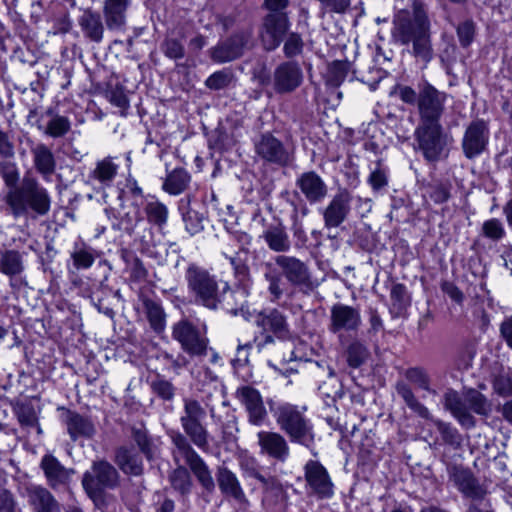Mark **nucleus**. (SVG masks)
Segmentation results:
<instances>
[{"label": "nucleus", "instance_id": "53", "mask_svg": "<svg viewBox=\"0 0 512 512\" xmlns=\"http://www.w3.org/2000/svg\"><path fill=\"white\" fill-rule=\"evenodd\" d=\"M435 425L446 444L454 448L460 447L462 443V436L456 428H454L451 424L440 420L435 421Z\"/></svg>", "mask_w": 512, "mask_h": 512}, {"label": "nucleus", "instance_id": "48", "mask_svg": "<svg viewBox=\"0 0 512 512\" xmlns=\"http://www.w3.org/2000/svg\"><path fill=\"white\" fill-rule=\"evenodd\" d=\"M0 176L5 186L8 188V191L18 188L20 171L15 162L9 160L0 161Z\"/></svg>", "mask_w": 512, "mask_h": 512}, {"label": "nucleus", "instance_id": "52", "mask_svg": "<svg viewBox=\"0 0 512 512\" xmlns=\"http://www.w3.org/2000/svg\"><path fill=\"white\" fill-rule=\"evenodd\" d=\"M234 75L230 69H223L211 74L205 81V86L211 90L227 88L233 81Z\"/></svg>", "mask_w": 512, "mask_h": 512}, {"label": "nucleus", "instance_id": "55", "mask_svg": "<svg viewBox=\"0 0 512 512\" xmlns=\"http://www.w3.org/2000/svg\"><path fill=\"white\" fill-rule=\"evenodd\" d=\"M405 377L418 388L434 394L436 393L435 390L431 389L430 377L424 369L419 367L409 368L405 372Z\"/></svg>", "mask_w": 512, "mask_h": 512}, {"label": "nucleus", "instance_id": "1", "mask_svg": "<svg viewBox=\"0 0 512 512\" xmlns=\"http://www.w3.org/2000/svg\"><path fill=\"white\" fill-rule=\"evenodd\" d=\"M391 36L395 43L412 45L411 53L424 64L433 59L431 24L424 5L415 1L412 10H401L393 18Z\"/></svg>", "mask_w": 512, "mask_h": 512}, {"label": "nucleus", "instance_id": "30", "mask_svg": "<svg viewBox=\"0 0 512 512\" xmlns=\"http://www.w3.org/2000/svg\"><path fill=\"white\" fill-rule=\"evenodd\" d=\"M131 2L132 0H104L102 12L109 30L120 31L125 28Z\"/></svg>", "mask_w": 512, "mask_h": 512}, {"label": "nucleus", "instance_id": "32", "mask_svg": "<svg viewBox=\"0 0 512 512\" xmlns=\"http://www.w3.org/2000/svg\"><path fill=\"white\" fill-rule=\"evenodd\" d=\"M63 421L67 426V431L72 440H77L79 437H92L95 433L93 423L87 418L77 412L65 410Z\"/></svg>", "mask_w": 512, "mask_h": 512}, {"label": "nucleus", "instance_id": "9", "mask_svg": "<svg viewBox=\"0 0 512 512\" xmlns=\"http://www.w3.org/2000/svg\"><path fill=\"white\" fill-rule=\"evenodd\" d=\"M253 145L256 156L265 164L287 167L295 160L294 147L284 144L270 132L260 134Z\"/></svg>", "mask_w": 512, "mask_h": 512}, {"label": "nucleus", "instance_id": "27", "mask_svg": "<svg viewBox=\"0 0 512 512\" xmlns=\"http://www.w3.org/2000/svg\"><path fill=\"white\" fill-rule=\"evenodd\" d=\"M23 495L34 512H61L58 501L47 488L41 485H26Z\"/></svg>", "mask_w": 512, "mask_h": 512}, {"label": "nucleus", "instance_id": "3", "mask_svg": "<svg viewBox=\"0 0 512 512\" xmlns=\"http://www.w3.org/2000/svg\"><path fill=\"white\" fill-rule=\"evenodd\" d=\"M184 278L188 292L197 305L213 311L231 310L225 305L227 295L232 293L229 284L218 279L208 269L191 262L186 267Z\"/></svg>", "mask_w": 512, "mask_h": 512}, {"label": "nucleus", "instance_id": "22", "mask_svg": "<svg viewBox=\"0 0 512 512\" xmlns=\"http://www.w3.org/2000/svg\"><path fill=\"white\" fill-rule=\"evenodd\" d=\"M216 481L225 497L232 498L241 507H249L250 502L241 486L237 475L225 465L216 468Z\"/></svg>", "mask_w": 512, "mask_h": 512}, {"label": "nucleus", "instance_id": "42", "mask_svg": "<svg viewBox=\"0 0 512 512\" xmlns=\"http://www.w3.org/2000/svg\"><path fill=\"white\" fill-rule=\"evenodd\" d=\"M240 467L244 475L258 480L262 484L264 491L280 489V484L277 479L273 476H264L257 467L254 459L241 462Z\"/></svg>", "mask_w": 512, "mask_h": 512}, {"label": "nucleus", "instance_id": "59", "mask_svg": "<svg viewBox=\"0 0 512 512\" xmlns=\"http://www.w3.org/2000/svg\"><path fill=\"white\" fill-rule=\"evenodd\" d=\"M482 232L485 237L494 241L502 239L505 235L503 224L500 222V220L495 218L487 220L483 223Z\"/></svg>", "mask_w": 512, "mask_h": 512}, {"label": "nucleus", "instance_id": "23", "mask_svg": "<svg viewBox=\"0 0 512 512\" xmlns=\"http://www.w3.org/2000/svg\"><path fill=\"white\" fill-rule=\"evenodd\" d=\"M237 399L244 405L249 422L259 426L267 418V411L258 390L250 386H242L236 391Z\"/></svg>", "mask_w": 512, "mask_h": 512}, {"label": "nucleus", "instance_id": "16", "mask_svg": "<svg viewBox=\"0 0 512 512\" xmlns=\"http://www.w3.org/2000/svg\"><path fill=\"white\" fill-rule=\"evenodd\" d=\"M490 137L489 124L483 119H476L467 126L462 138V150L466 158L474 159L487 148Z\"/></svg>", "mask_w": 512, "mask_h": 512}, {"label": "nucleus", "instance_id": "4", "mask_svg": "<svg viewBox=\"0 0 512 512\" xmlns=\"http://www.w3.org/2000/svg\"><path fill=\"white\" fill-rule=\"evenodd\" d=\"M4 202L13 218L45 216L51 209L48 190L33 176L25 174L18 188L7 191Z\"/></svg>", "mask_w": 512, "mask_h": 512}, {"label": "nucleus", "instance_id": "57", "mask_svg": "<svg viewBox=\"0 0 512 512\" xmlns=\"http://www.w3.org/2000/svg\"><path fill=\"white\" fill-rule=\"evenodd\" d=\"M493 389L499 396L512 395V373L502 372L494 377Z\"/></svg>", "mask_w": 512, "mask_h": 512}, {"label": "nucleus", "instance_id": "46", "mask_svg": "<svg viewBox=\"0 0 512 512\" xmlns=\"http://www.w3.org/2000/svg\"><path fill=\"white\" fill-rule=\"evenodd\" d=\"M347 363L352 368L360 367L369 357L368 348L359 340H353L346 349Z\"/></svg>", "mask_w": 512, "mask_h": 512}, {"label": "nucleus", "instance_id": "6", "mask_svg": "<svg viewBox=\"0 0 512 512\" xmlns=\"http://www.w3.org/2000/svg\"><path fill=\"white\" fill-rule=\"evenodd\" d=\"M120 484L118 470L107 460L99 459L92 462L89 470L82 477V486L96 507L106 505L105 490H113Z\"/></svg>", "mask_w": 512, "mask_h": 512}, {"label": "nucleus", "instance_id": "34", "mask_svg": "<svg viewBox=\"0 0 512 512\" xmlns=\"http://www.w3.org/2000/svg\"><path fill=\"white\" fill-rule=\"evenodd\" d=\"M114 461L125 474L139 476L143 472L142 458L133 447L116 449Z\"/></svg>", "mask_w": 512, "mask_h": 512}, {"label": "nucleus", "instance_id": "19", "mask_svg": "<svg viewBox=\"0 0 512 512\" xmlns=\"http://www.w3.org/2000/svg\"><path fill=\"white\" fill-rule=\"evenodd\" d=\"M361 324L362 318L359 309L342 303L331 307L328 326L331 333L341 336L343 332H356Z\"/></svg>", "mask_w": 512, "mask_h": 512}, {"label": "nucleus", "instance_id": "17", "mask_svg": "<svg viewBox=\"0 0 512 512\" xmlns=\"http://www.w3.org/2000/svg\"><path fill=\"white\" fill-rule=\"evenodd\" d=\"M304 79L301 66L296 61L280 63L273 72V88L278 94H289L298 89Z\"/></svg>", "mask_w": 512, "mask_h": 512}, {"label": "nucleus", "instance_id": "39", "mask_svg": "<svg viewBox=\"0 0 512 512\" xmlns=\"http://www.w3.org/2000/svg\"><path fill=\"white\" fill-rule=\"evenodd\" d=\"M180 210L182 211L185 229L190 235L201 232L204 228V215L194 208L190 207L189 198L182 199L180 202Z\"/></svg>", "mask_w": 512, "mask_h": 512}, {"label": "nucleus", "instance_id": "54", "mask_svg": "<svg viewBox=\"0 0 512 512\" xmlns=\"http://www.w3.org/2000/svg\"><path fill=\"white\" fill-rule=\"evenodd\" d=\"M71 259L73 261L74 268L76 270H80L90 268L95 261V256L91 248L80 247L74 249L71 253Z\"/></svg>", "mask_w": 512, "mask_h": 512}, {"label": "nucleus", "instance_id": "10", "mask_svg": "<svg viewBox=\"0 0 512 512\" xmlns=\"http://www.w3.org/2000/svg\"><path fill=\"white\" fill-rule=\"evenodd\" d=\"M305 491L317 501L330 500L335 495V484L328 470L317 460H308L304 467Z\"/></svg>", "mask_w": 512, "mask_h": 512}, {"label": "nucleus", "instance_id": "64", "mask_svg": "<svg viewBox=\"0 0 512 512\" xmlns=\"http://www.w3.org/2000/svg\"><path fill=\"white\" fill-rule=\"evenodd\" d=\"M0 156L4 159H12L15 156L14 143L9 135L0 130Z\"/></svg>", "mask_w": 512, "mask_h": 512}, {"label": "nucleus", "instance_id": "31", "mask_svg": "<svg viewBox=\"0 0 512 512\" xmlns=\"http://www.w3.org/2000/svg\"><path fill=\"white\" fill-rule=\"evenodd\" d=\"M268 248L278 254H284L291 248V240L281 221L268 224L261 236Z\"/></svg>", "mask_w": 512, "mask_h": 512}, {"label": "nucleus", "instance_id": "37", "mask_svg": "<svg viewBox=\"0 0 512 512\" xmlns=\"http://www.w3.org/2000/svg\"><path fill=\"white\" fill-rule=\"evenodd\" d=\"M142 304L150 327L156 333L163 332L166 326V314L161 304L147 297L142 298Z\"/></svg>", "mask_w": 512, "mask_h": 512}, {"label": "nucleus", "instance_id": "21", "mask_svg": "<svg viewBox=\"0 0 512 512\" xmlns=\"http://www.w3.org/2000/svg\"><path fill=\"white\" fill-rule=\"evenodd\" d=\"M289 19L286 13H269L263 21L261 42L265 50H275L289 29Z\"/></svg>", "mask_w": 512, "mask_h": 512}, {"label": "nucleus", "instance_id": "44", "mask_svg": "<svg viewBox=\"0 0 512 512\" xmlns=\"http://www.w3.org/2000/svg\"><path fill=\"white\" fill-rule=\"evenodd\" d=\"M391 309L397 315L403 314L411 304L410 294L404 284H393L390 291Z\"/></svg>", "mask_w": 512, "mask_h": 512}, {"label": "nucleus", "instance_id": "49", "mask_svg": "<svg viewBox=\"0 0 512 512\" xmlns=\"http://www.w3.org/2000/svg\"><path fill=\"white\" fill-rule=\"evenodd\" d=\"M350 69V63L347 61L333 62L327 71L326 83L331 87H338L344 81Z\"/></svg>", "mask_w": 512, "mask_h": 512}, {"label": "nucleus", "instance_id": "12", "mask_svg": "<svg viewBox=\"0 0 512 512\" xmlns=\"http://www.w3.org/2000/svg\"><path fill=\"white\" fill-rule=\"evenodd\" d=\"M256 325L262 329L263 339L256 338L254 340L258 351L260 352L267 344H272L274 338L271 334L279 339L289 337L290 330L286 316L276 308L260 312L255 319Z\"/></svg>", "mask_w": 512, "mask_h": 512}, {"label": "nucleus", "instance_id": "50", "mask_svg": "<svg viewBox=\"0 0 512 512\" xmlns=\"http://www.w3.org/2000/svg\"><path fill=\"white\" fill-rule=\"evenodd\" d=\"M70 127L71 123L67 117L54 115L43 132L50 137L59 138L64 136L70 130Z\"/></svg>", "mask_w": 512, "mask_h": 512}, {"label": "nucleus", "instance_id": "56", "mask_svg": "<svg viewBox=\"0 0 512 512\" xmlns=\"http://www.w3.org/2000/svg\"><path fill=\"white\" fill-rule=\"evenodd\" d=\"M15 413L22 426L36 427L38 434H41L42 430L38 424V418L32 406L20 405L15 409Z\"/></svg>", "mask_w": 512, "mask_h": 512}, {"label": "nucleus", "instance_id": "8", "mask_svg": "<svg viewBox=\"0 0 512 512\" xmlns=\"http://www.w3.org/2000/svg\"><path fill=\"white\" fill-rule=\"evenodd\" d=\"M207 412L202 404L191 397L183 398V412L180 416L184 436L199 449L209 448V432L204 425Z\"/></svg>", "mask_w": 512, "mask_h": 512}, {"label": "nucleus", "instance_id": "58", "mask_svg": "<svg viewBox=\"0 0 512 512\" xmlns=\"http://www.w3.org/2000/svg\"><path fill=\"white\" fill-rule=\"evenodd\" d=\"M132 438L138 445L140 451L150 459L152 457V441L145 429L132 428Z\"/></svg>", "mask_w": 512, "mask_h": 512}, {"label": "nucleus", "instance_id": "15", "mask_svg": "<svg viewBox=\"0 0 512 512\" xmlns=\"http://www.w3.org/2000/svg\"><path fill=\"white\" fill-rule=\"evenodd\" d=\"M445 94L429 83L419 87L418 111L420 123L440 122L444 111Z\"/></svg>", "mask_w": 512, "mask_h": 512}, {"label": "nucleus", "instance_id": "33", "mask_svg": "<svg viewBox=\"0 0 512 512\" xmlns=\"http://www.w3.org/2000/svg\"><path fill=\"white\" fill-rule=\"evenodd\" d=\"M25 270L23 255L15 249H0V273L9 277L10 286L14 287L13 279Z\"/></svg>", "mask_w": 512, "mask_h": 512}, {"label": "nucleus", "instance_id": "45", "mask_svg": "<svg viewBox=\"0 0 512 512\" xmlns=\"http://www.w3.org/2000/svg\"><path fill=\"white\" fill-rule=\"evenodd\" d=\"M149 223L162 228L168 220V209L165 204L158 200L149 201L144 207Z\"/></svg>", "mask_w": 512, "mask_h": 512}, {"label": "nucleus", "instance_id": "28", "mask_svg": "<svg viewBox=\"0 0 512 512\" xmlns=\"http://www.w3.org/2000/svg\"><path fill=\"white\" fill-rule=\"evenodd\" d=\"M40 468L44 472L47 483L52 489L67 485L74 473L72 469L63 466L59 460L51 454H45L42 457Z\"/></svg>", "mask_w": 512, "mask_h": 512}, {"label": "nucleus", "instance_id": "38", "mask_svg": "<svg viewBox=\"0 0 512 512\" xmlns=\"http://www.w3.org/2000/svg\"><path fill=\"white\" fill-rule=\"evenodd\" d=\"M190 181L191 176L184 168H176L167 174L163 190L171 195H178L188 188Z\"/></svg>", "mask_w": 512, "mask_h": 512}, {"label": "nucleus", "instance_id": "61", "mask_svg": "<svg viewBox=\"0 0 512 512\" xmlns=\"http://www.w3.org/2000/svg\"><path fill=\"white\" fill-rule=\"evenodd\" d=\"M475 33V25L472 20H466L457 27V35L459 42L463 47H467L473 40Z\"/></svg>", "mask_w": 512, "mask_h": 512}, {"label": "nucleus", "instance_id": "25", "mask_svg": "<svg viewBox=\"0 0 512 512\" xmlns=\"http://www.w3.org/2000/svg\"><path fill=\"white\" fill-rule=\"evenodd\" d=\"M295 184L310 204L322 202L328 194L326 183L315 171L303 172Z\"/></svg>", "mask_w": 512, "mask_h": 512}, {"label": "nucleus", "instance_id": "20", "mask_svg": "<svg viewBox=\"0 0 512 512\" xmlns=\"http://www.w3.org/2000/svg\"><path fill=\"white\" fill-rule=\"evenodd\" d=\"M252 34L249 31H241L218 43L210 50V57L216 63H226L238 59L248 47Z\"/></svg>", "mask_w": 512, "mask_h": 512}, {"label": "nucleus", "instance_id": "51", "mask_svg": "<svg viewBox=\"0 0 512 512\" xmlns=\"http://www.w3.org/2000/svg\"><path fill=\"white\" fill-rule=\"evenodd\" d=\"M150 387L154 394L165 401H171L175 396L174 385L159 374L151 381Z\"/></svg>", "mask_w": 512, "mask_h": 512}, {"label": "nucleus", "instance_id": "13", "mask_svg": "<svg viewBox=\"0 0 512 512\" xmlns=\"http://www.w3.org/2000/svg\"><path fill=\"white\" fill-rule=\"evenodd\" d=\"M172 336L189 355L199 357L207 354L208 338L190 321L183 319L174 324Z\"/></svg>", "mask_w": 512, "mask_h": 512}, {"label": "nucleus", "instance_id": "41", "mask_svg": "<svg viewBox=\"0 0 512 512\" xmlns=\"http://www.w3.org/2000/svg\"><path fill=\"white\" fill-rule=\"evenodd\" d=\"M395 389L398 395L403 399L405 404L418 416L424 419L430 418V412L422 403L418 401L416 396L414 395L412 389L408 384L403 381H399L396 383Z\"/></svg>", "mask_w": 512, "mask_h": 512}, {"label": "nucleus", "instance_id": "18", "mask_svg": "<svg viewBox=\"0 0 512 512\" xmlns=\"http://www.w3.org/2000/svg\"><path fill=\"white\" fill-rule=\"evenodd\" d=\"M352 200L353 195L347 189L337 191L322 210L325 228H337L347 220L351 212Z\"/></svg>", "mask_w": 512, "mask_h": 512}, {"label": "nucleus", "instance_id": "14", "mask_svg": "<svg viewBox=\"0 0 512 512\" xmlns=\"http://www.w3.org/2000/svg\"><path fill=\"white\" fill-rule=\"evenodd\" d=\"M449 480L466 498L481 502L488 494L487 487L481 484L473 472L462 465L453 464L447 468Z\"/></svg>", "mask_w": 512, "mask_h": 512}, {"label": "nucleus", "instance_id": "5", "mask_svg": "<svg viewBox=\"0 0 512 512\" xmlns=\"http://www.w3.org/2000/svg\"><path fill=\"white\" fill-rule=\"evenodd\" d=\"M306 407H299L290 403H283L273 410L276 423L292 443H296L313 451L315 445V431L310 418L306 415Z\"/></svg>", "mask_w": 512, "mask_h": 512}, {"label": "nucleus", "instance_id": "35", "mask_svg": "<svg viewBox=\"0 0 512 512\" xmlns=\"http://www.w3.org/2000/svg\"><path fill=\"white\" fill-rule=\"evenodd\" d=\"M79 26L86 38L99 43L104 36V24L101 16L90 9L85 10L78 19Z\"/></svg>", "mask_w": 512, "mask_h": 512}, {"label": "nucleus", "instance_id": "26", "mask_svg": "<svg viewBox=\"0 0 512 512\" xmlns=\"http://www.w3.org/2000/svg\"><path fill=\"white\" fill-rule=\"evenodd\" d=\"M443 404L462 427L466 429L475 427L476 419L469 412L464 393L460 395L456 390H446L443 395Z\"/></svg>", "mask_w": 512, "mask_h": 512}, {"label": "nucleus", "instance_id": "60", "mask_svg": "<svg viewBox=\"0 0 512 512\" xmlns=\"http://www.w3.org/2000/svg\"><path fill=\"white\" fill-rule=\"evenodd\" d=\"M303 40L297 33H290L287 40L284 43V54L287 58H292L299 55L303 50Z\"/></svg>", "mask_w": 512, "mask_h": 512}, {"label": "nucleus", "instance_id": "7", "mask_svg": "<svg viewBox=\"0 0 512 512\" xmlns=\"http://www.w3.org/2000/svg\"><path fill=\"white\" fill-rule=\"evenodd\" d=\"M171 441L175 446L173 451L174 460L178 462L179 458H182L202 489L207 494L214 493L216 483L212 475V470L204 459L195 451L189 440L182 433L174 432L171 435Z\"/></svg>", "mask_w": 512, "mask_h": 512}, {"label": "nucleus", "instance_id": "11", "mask_svg": "<svg viewBox=\"0 0 512 512\" xmlns=\"http://www.w3.org/2000/svg\"><path fill=\"white\" fill-rule=\"evenodd\" d=\"M414 134L424 158L431 162L439 160L447 145L440 122L419 123Z\"/></svg>", "mask_w": 512, "mask_h": 512}, {"label": "nucleus", "instance_id": "2", "mask_svg": "<svg viewBox=\"0 0 512 512\" xmlns=\"http://www.w3.org/2000/svg\"><path fill=\"white\" fill-rule=\"evenodd\" d=\"M264 268V279L268 283L271 302H277L283 297L284 279L305 294L318 287L309 265L295 256L278 254L273 258V262H266Z\"/></svg>", "mask_w": 512, "mask_h": 512}, {"label": "nucleus", "instance_id": "62", "mask_svg": "<svg viewBox=\"0 0 512 512\" xmlns=\"http://www.w3.org/2000/svg\"><path fill=\"white\" fill-rule=\"evenodd\" d=\"M368 182L374 190H380L388 184L386 171L381 167L380 162L377 167L371 172Z\"/></svg>", "mask_w": 512, "mask_h": 512}, {"label": "nucleus", "instance_id": "43", "mask_svg": "<svg viewBox=\"0 0 512 512\" xmlns=\"http://www.w3.org/2000/svg\"><path fill=\"white\" fill-rule=\"evenodd\" d=\"M169 481L173 489L183 496L188 495L193 487L190 471L183 465L171 471Z\"/></svg>", "mask_w": 512, "mask_h": 512}, {"label": "nucleus", "instance_id": "40", "mask_svg": "<svg viewBox=\"0 0 512 512\" xmlns=\"http://www.w3.org/2000/svg\"><path fill=\"white\" fill-rule=\"evenodd\" d=\"M465 401L469 412H474L480 416H488L492 411V404L487 397L476 389L469 388L464 390Z\"/></svg>", "mask_w": 512, "mask_h": 512}, {"label": "nucleus", "instance_id": "47", "mask_svg": "<svg viewBox=\"0 0 512 512\" xmlns=\"http://www.w3.org/2000/svg\"><path fill=\"white\" fill-rule=\"evenodd\" d=\"M183 36L176 38L168 34L160 45L162 53L169 59L179 60L185 56Z\"/></svg>", "mask_w": 512, "mask_h": 512}, {"label": "nucleus", "instance_id": "36", "mask_svg": "<svg viewBox=\"0 0 512 512\" xmlns=\"http://www.w3.org/2000/svg\"><path fill=\"white\" fill-rule=\"evenodd\" d=\"M118 168V164L109 156L96 163L89 177L99 182L102 187H110L118 173Z\"/></svg>", "mask_w": 512, "mask_h": 512}, {"label": "nucleus", "instance_id": "29", "mask_svg": "<svg viewBox=\"0 0 512 512\" xmlns=\"http://www.w3.org/2000/svg\"><path fill=\"white\" fill-rule=\"evenodd\" d=\"M30 143V151L32 154L33 167L45 180H48L56 171V158L50 147L45 143Z\"/></svg>", "mask_w": 512, "mask_h": 512}, {"label": "nucleus", "instance_id": "24", "mask_svg": "<svg viewBox=\"0 0 512 512\" xmlns=\"http://www.w3.org/2000/svg\"><path fill=\"white\" fill-rule=\"evenodd\" d=\"M258 445L262 454L277 460L285 462L290 454V448L283 435L273 431H260L257 434Z\"/></svg>", "mask_w": 512, "mask_h": 512}, {"label": "nucleus", "instance_id": "63", "mask_svg": "<svg viewBox=\"0 0 512 512\" xmlns=\"http://www.w3.org/2000/svg\"><path fill=\"white\" fill-rule=\"evenodd\" d=\"M321 8L333 12V13H344L350 6V0H317Z\"/></svg>", "mask_w": 512, "mask_h": 512}]
</instances>
